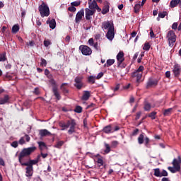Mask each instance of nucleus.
<instances>
[{"label": "nucleus", "mask_w": 181, "mask_h": 181, "mask_svg": "<svg viewBox=\"0 0 181 181\" xmlns=\"http://www.w3.org/2000/svg\"><path fill=\"white\" fill-rule=\"evenodd\" d=\"M144 69V66L141 65L136 71L132 73V78H136V83H139L141 81Z\"/></svg>", "instance_id": "obj_6"}, {"label": "nucleus", "mask_w": 181, "mask_h": 181, "mask_svg": "<svg viewBox=\"0 0 181 181\" xmlns=\"http://www.w3.org/2000/svg\"><path fill=\"white\" fill-rule=\"evenodd\" d=\"M47 23H49L50 29L56 28V20L52 18L51 21L47 20Z\"/></svg>", "instance_id": "obj_25"}, {"label": "nucleus", "mask_w": 181, "mask_h": 181, "mask_svg": "<svg viewBox=\"0 0 181 181\" xmlns=\"http://www.w3.org/2000/svg\"><path fill=\"white\" fill-rule=\"evenodd\" d=\"M172 165L173 167H168V169L171 172V173H176L180 172L181 170V157L179 156L177 158H174Z\"/></svg>", "instance_id": "obj_4"}, {"label": "nucleus", "mask_w": 181, "mask_h": 181, "mask_svg": "<svg viewBox=\"0 0 181 181\" xmlns=\"http://www.w3.org/2000/svg\"><path fill=\"white\" fill-rule=\"evenodd\" d=\"M38 11L40 13L41 18H45V16H49L50 15V9L49 6L42 1V4L39 6Z\"/></svg>", "instance_id": "obj_5"}, {"label": "nucleus", "mask_w": 181, "mask_h": 181, "mask_svg": "<svg viewBox=\"0 0 181 181\" xmlns=\"http://www.w3.org/2000/svg\"><path fill=\"white\" fill-rule=\"evenodd\" d=\"M74 111V112H76V114H81L83 112V107L80 105H77Z\"/></svg>", "instance_id": "obj_29"}, {"label": "nucleus", "mask_w": 181, "mask_h": 181, "mask_svg": "<svg viewBox=\"0 0 181 181\" xmlns=\"http://www.w3.org/2000/svg\"><path fill=\"white\" fill-rule=\"evenodd\" d=\"M103 5L101 13L102 15H107V13L110 12V3L108 1H105Z\"/></svg>", "instance_id": "obj_15"}, {"label": "nucleus", "mask_w": 181, "mask_h": 181, "mask_svg": "<svg viewBox=\"0 0 181 181\" xmlns=\"http://www.w3.org/2000/svg\"><path fill=\"white\" fill-rule=\"evenodd\" d=\"M172 108H168L164 110L163 112V115L164 117H168V115H170L171 112H172Z\"/></svg>", "instance_id": "obj_36"}, {"label": "nucleus", "mask_w": 181, "mask_h": 181, "mask_svg": "<svg viewBox=\"0 0 181 181\" xmlns=\"http://www.w3.org/2000/svg\"><path fill=\"white\" fill-rule=\"evenodd\" d=\"M172 29H173L174 30H176V29H177V23H174L172 25Z\"/></svg>", "instance_id": "obj_60"}, {"label": "nucleus", "mask_w": 181, "mask_h": 181, "mask_svg": "<svg viewBox=\"0 0 181 181\" xmlns=\"http://www.w3.org/2000/svg\"><path fill=\"white\" fill-rule=\"evenodd\" d=\"M19 32V25L16 24L12 27V33H18Z\"/></svg>", "instance_id": "obj_34"}, {"label": "nucleus", "mask_w": 181, "mask_h": 181, "mask_svg": "<svg viewBox=\"0 0 181 181\" xmlns=\"http://www.w3.org/2000/svg\"><path fill=\"white\" fill-rule=\"evenodd\" d=\"M68 11H69V12H76V7H74V6H69Z\"/></svg>", "instance_id": "obj_52"}, {"label": "nucleus", "mask_w": 181, "mask_h": 181, "mask_svg": "<svg viewBox=\"0 0 181 181\" xmlns=\"http://www.w3.org/2000/svg\"><path fill=\"white\" fill-rule=\"evenodd\" d=\"M25 176L30 179L33 176V167L27 166L25 168Z\"/></svg>", "instance_id": "obj_19"}, {"label": "nucleus", "mask_w": 181, "mask_h": 181, "mask_svg": "<svg viewBox=\"0 0 181 181\" xmlns=\"http://www.w3.org/2000/svg\"><path fill=\"white\" fill-rule=\"evenodd\" d=\"M115 36V28L111 27L108 29L107 33H106V37L109 40H112Z\"/></svg>", "instance_id": "obj_13"}, {"label": "nucleus", "mask_w": 181, "mask_h": 181, "mask_svg": "<svg viewBox=\"0 0 181 181\" xmlns=\"http://www.w3.org/2000/svg\"><path fill=\"white\" fill-rule=\"evenodd\" d=\"M90 91H88V90H85L84 91V93H83V96H82V100H83V101H87L89 98H90Z\"/></svg>", "instance_id": "obj_26"}, {"label": "nucleus", "mask_w": 181, "mask_h": 181, "mask_svg": "<svg viewBox=\"0 0 181 181\" xmlns=\"http://www.w3.org/2000/svg\"><path fill=\"white\" fill-rule=\"evenodd\" d=\"M154 170V176H156V177H160V169L159 168H156L153 170Z\"/></svg>", "instance_id": "obj_35"}, {"label": "nucleus", "mask_w": 181, "mask_h": 181, "mask_svg": "<svg viewBox=\"0 0 181 181\" xmlns=\"http://www.w3.org/2000/svg\"><path fill=\"white\" fill-rule=\"evenodd\" d=\"M52 75H49L48 76V78H50L49 80V83H50L52 89V93L53 95L55 96V98L58 100L60 101V100H62V95H60V91H59V86L57 85V83L56 82V81L54 79H53Z\"/></svg>", "instance_id": "obj_3"}, {"label": "nucleus", "mask_w": 181, "mask_h": 181, "mask_svg": "<svg viewBox=\"0 0 181 181\" xmlns=\"http://www.w3.org/2000/svg\"><path fill=\"white\" fill-rule=\"evenodd\" d=\"M117 66L121 65V63H124V60H125V58H124V52L120 51L117 55Z\"/></svg>", "instance_id": "obj_16"}, {"label": "nucleus", "mask_w": 181, "mask_h": 181, "mask_svg": "<svg viewBox=\"0 0 181 181\" xmlns=\"http://www.w3.org/2000/svg\"><path fill=\"white\" fill-rule=\"evenodd\" d=\"M158 80L157 79H153V78H149L147 83H146V88H151V87H156L158 86Z\"/></svg>", "instance_id": "obj_11"}, {"label": "nucleus", "mask_w": 181, "mask_h": 181, "mask_svg": "<svg viewBox=\"0 0 181 181\" xmlns=\"http://www.w3.org/2000/svg\"><path fill=\"white\" fill-rule=\"evenodd\" d=\"M6 60V53L0 54V62H5Z\"/></svg>", "instance_id": "obj_42"}, {"label": "nucleus", "mask_w": 181, "mask_h": 181, "mask_svg": "<svg viewBox=\"0 0 181 181\" xmlns=\"http://www.w3.org/2000/svg\"><path fill=\"white\" fill-rule=\"evenodd\" d=\"M151 108H152V106L151 105V103L145 101L144 102V111H151Z\"/></svg>", "instance_id": "obj_27"}, {"label": "nucleus", "mask_w": 181, "mask_h": 181, "mask_svg": "<svg viewBox=\"0 0 181 181\" xmlns=\"http://www.w3.org/2000/svg\"><path fill=\"white\" fill-rule=\"evenodd\" d=\"M110 28H114V23L112 21H105L102 23V29H105L108 30Z\"/></svg>", "instance_id": "obj_17"}, {"label": "nucleus", "mask_w": 181, "mask_h": 181, "mask_svg": "<svg viewBox=\"0 0 181 181\" xmlns=\"http://www.w3.org/2000/svg\"><path fill=\"white\" fill-rule=\"evenodd\" d=\"M105 153L107 154L110 153V152H111V146H110V144L105 143Z\"/></svg>", "instance_id": "obj_31"}, {"label": "nucleus", "mask_w": 181, "mask_h": 181, "mask_svg": "<svg viewBox=\"0 0 181 181\" xmlns=\"http://www.w3.org/2000/svg\"><path fill=\"white\" fill-rule=\"evenodd\" d=\"M165 16H168V13L166 11H162L158 13V18L163 19Z\"/></svg>", "instance_id": "obj_41"}, {"label": "nucleus", "mask_w": 181, "mask_h": 181, "mask_svg": "<svg viewBox=\"0 0 181 181\" xmlns=\"http://www.w3.org/2000/svg\"><path fill=\"white\" fill-rule=\"evenodd\" d=\"M88 82L90 84H94L95 83V77H94L93 76H90L88 78Z\"/></svg>", "instance_id": "obj_38"}, {"label": "nucleus", "mask_w": 181, "mask_h": 181, "mask_svg": "<svg viewBox=\"0 0 181 181\" xmlns=\"http://www.w3.org/2000/svg\"><path fill=\"white\" fill-rule=\"evenodd\" d=\"M138 144L139 145H142V144H145V146H148L149 145V142H151V139H149L147 136L146 134L144 132H142L138 137L137 139Z\"/></svg>", "instance_id": "obj_7"}, {"label": "nucleus", "mask_w": 181, "mask_h": 181, "mask_svg": "<svg viewBox=\"0 0 181 181\" xmlns=\"http://www.w3.org/2000/svg\"><path fill=\"white\" fill-rule=\"evenodd\" d=\"M141 9V4H136L134 7V13H139V10Z\"/></svg>", "instance_id": "obj_37"}, {"label": "nucleus", "mask_w": 181, "mask_h": 181, "mask_svg": "<svg viewBox=\"0 0 181 181\" xmlns=\"http://www.w3.org/2000/svg\"><path fill=\"white\" fill-rule=\"evenodd\" d=\"M85 13L86 15H89L90 16H93V15L95 13V10H91V8H86Z\"/></svg>", "instance_id": "obj_28"}, {"label": "nucleus", "mask_w": 181, "mask_h": 181, "mask_svg": "<svg viewBox=\"0 0 181 181\" xmlns=\"http://www.w3.org/2000/svg\"><path fill=\"white\" fill-rule=\"evenodd\" d=\"M39 135L43 138L45 136H52V134L47 129H45L39 131Z\"/></svg>", "instance_id": "obj_21"}, {"label": "nucleus", "mask_w": 181, "mask_h": 181, "mask_svg": "<svg viewBox=\"0 0 181 181\" xmlns=\"http://www.w3.org/2000/svg\"><path fill=\"white\" fill-rule=\"evenodd\" d=\"M103 76H104V73L100 72V73L97 75L96 79H97V80H100V78H101Z\"/></svg>", "instance_id": "obj_55"}, {"label": "nucleus", "mask_w": 181, "mask_h": 181, "mask_svg": "<svg viewBox=\"0 0 181 181\" xmlns=\"http://www.w3.org/2000/svg\"><path fill=\"white\" fill-rule=\"evenodd\" d=\"M88 43H89L90 46H94V39L90 38L88 40Z\"/></svg>", "instance_id": "obj_57"}, {"label": "nucleus", "mask_w": 181, "mask_h": 181, "mask_svg": "<svg viewBox=\"0 0 181 181\" xmlns=\"http://www.w3.org/2000/svg\"><path fill=\"white\" fill-rule=\"evenodd\" d=\"M36 146H31L23 148L18 155L19 163H22L23 162V158L30 156L31 154L33 153L35 151H36Z\"/></svg>", "instance_id": "obj_2"}, {"label": "nucleus", "mask_w": 181, "mask_h": 181, "mask_svg": "<svg viewBox=\"0 0 181 181\" xmlns=\"http://www.w3.org/2000/svg\"><path fill=\"white\" fill-rule=\"evenodd\" d=\"M63 145H64V141H59L55 144L54 148H57L58 149H60Z\"/></svg>", "instance_id": "obj_33"}, {"label": "nucleus", "mask_w": 181, "mask_h": 181, "mask_svg": "<svg viewBox=\"0 0 181 181\" xmlns=\"http://www.w3.org/2000/svg\"><path fill=\"white\" fill-rule=\"evenodd\" d=\"M7 103H9V95H5L4 98H0V105H4Z\"/></svg>", "instance_id": "obj_22"}, {"label": "nucleus", "mask_w": 181, "mask_h": 181, "mask_svg": "<svg viewBox=\"0 0 181 181\" xmlns=\"http://www.w3.org/2000/svg\"><path fill=\"white\" fill-rule=\"evenodd\" d=\"M83 16H84V9H81L76 13L75 18L76 23H78L83 19Z\"/></svg>", "instance_id": "obj_18"}, {"label": "nucleus", "mask_w": 181, "mask_h": 181, "mask_svg": "<svg viewBox=\"0 0 181 181\" xmlns=\"http://www.w3.org/2000/svg\"><path fill=\"white\" fill-rule=\"evenodd\" d=\"M118 146V141H113L111 143V148H117Z\"/></svg>", "instance_id": "obj_45"}, {"label": "nucleus", "mask_w": 181, "mask_h": 181, "mask_svg": "<svg viewBox=\"0 0 181 181\" xmlns=\"http://www.w3.org/2000/svg\"><path fill=\"white\" fill-rule=\"evenodd\" d=\"M141 115H142V112H138L136 115V121H138V119H139V118H141Z\"/></svg>", "instance_id": "obj_48"}, {"label": "nucleus", "mask_w": 181, "mask_h": 181, "mask_svg": "<svg viewBox=\"0 0 181 181\" xmlns=\"http://www.w3.org/2000/svg\"><path fill=\"white\" fill-rule=\"evenodd\" d=\"M33 93L36 95H39L40 94V91L39 90V88H35Z\"/></svg>", "instance_id": "obj_54"}, {"label": "nucleus", "mask_w": 181, "mask_h": 181, "mask_svg": "<svg viewBox=\"0 0 181 181\" xmlns=\"http://www.w3.org/2000/svg\"><path fill=\"white\" fill-rule=\"evenodd\" d=\"M173 73L175 77H179V76H180L181 66H180V65H179V64H175L174 65V68L173 69Z\"/></svg>", "instance_id": "obj_14"}, {"label": "nucleus", "mask_w": 181, "mask_h": 181, "mask_svg": "<svg viewBox=\"0 0 181 181\" xmlns=\"http://www.w3.org/2000/svg\"><path fill=\"white\" fill-rule=\"evenodd\" d=\"M167 37L168 39V43L170 47H173L175 45V42H176V34H175V31L170 30L167 34Z\"/></svg>", "instance_id": "obj_8"}, {"label": "nucleus", "mask_w": 181, "mask_h": 181, "mask_svg": "<svg viewBox=\"0 0 181 181\" xmlns=\"http://www.w3.org/2000/svg\"><path fill=\"white\" fill-rule=\"evenodd\" d=\"M103 132H104L105 134H111L114 132V131H112V127H111V124L105 127L103 129Z\"/></svg>", "instance_id": "obj_23"}, {"label": "nucleus", "mask_w": 181, "mask_h": 181, "mask_svg": "<svg viewBox=\"0 0 181 181\" xmlns=\"http://www.w3.org/2000/svg\"><path fill=\"white\" fill-rule=\"evenodd\" d=\"M80 1H74V2H72V3H71V6H79V5H80Z\"/></svg>", "instance_id": "obj_50"}, {"label": "nucleus", "mask_w": 181, "mask_h": 181, "mask_svg": "<svg viewBox=\"0 0 181 181\" xmlns=\"http://www.w3.org/2000/svg\"><path fill=\"white\" fill-rule=\"evenodd\" d=\"M79 50H81V53L82 54H83V56H90V54L93 53V50H91V48H90L87 45H81L79 47Z\"/></svg>", "instance_id": "obj_10"}, {"label": "nucleus", "mask_w": 181, "mask_h": 181, "mask_svg": "<svg viewBox=\"0 0 181 181\" xmlns=\"http://www.w3.org/2000/svg\"><path fill=\"white\" fill-rule=\"evenodd\" d=\"M149 49H151V45L148 44V42H146L144 44V46L143 47L144 50L148 51L149 50Z\"/></svg>", "instance_id": "obj_43"}, {"label": "nucleus", "mask_w": 181, "mask_h": 181, "mask_svg": "<svg viewBox=\"0 0 181 181\" xmlns=\"http://www.w3.org/2000/svg\"><path fill=\"white\" fill-rule=\"evenodd\" d=\"M84 79V77L80 76H76L74 78V87H76V88L77 90H81V88H83V87H84V82H83V80Z\"/></svg>", "instance_id": "obj_9"}, {"label": "nucleus", "mask_w": 181, "mask_h": 181, "mask_svg": "<svg viewBox=\"0 0 181 181\" xmlns=\"http://www.w3.org/2000/svg\"><path fill=\"white\" fill-rule=\"evenodd\" d=\"M59 125L62 128L61 131H65V129H67V128L69 127L68 134L71 135V134L76 132V125H77V123H76V119H71V120H67L66 123L64 122H59Z\"/></svg>", "instance_id": "obj_1"}, {"label": "nucleus", "mask_w": 181, "mask_h": 181, "mask_svg": "<svg viewBox=\"0 0 181 181\" xmlns=\"http://www.w3.org/2000/svg\"><path fill=\"white\" fill-rule=\"evenodd\" d=\"M50 45H52V42L47 40H44V46H45V47H48Z\"/></svg>", "instance_id": "obj_46"}, {"label": "nucleus", "mask_w": 181, "mask_h": 181, "mask_svg": "<svg viewBox=\"0 0 181 181\" xmlns=\"http://www.w3.org/2000/svg\"><path fill=\"white\" fill-rule=\"evenodd\" d=\"M156 114H158V112H152L148 115V117L151 118V119H155L156 118Z\"/></svg>", "instance_id": "obj_40"}, {"label": "nucleus", "mask_w": 181, "mask_h": 181, "mask_svg": "<svg viewBox=\"0 0 181 181\" xmlns=\"http://www.w3.org/2000/svg\"><path fill=\"white\" fill-rule=\"evenodd\" d=\"M20 145H24L25 144V137H21L18 141Z\"/></svg>", "instance_id": "obj_51"}, {"label": "nucleus", "mask_w": 181, "mask_h": 181, "mask_svg": "<svg viewBox=\"0 0 181 181\" xmlns=\"http://www.w3.org/2000/svg\"><path fill=\"white\" fill-rule=\"evenodd\" d=\"M119 90V84H117L116 86L113 88V91H118Z\"/></svg>", "instance_id": "obj_62"}, {"label": "nucleus", "mask_w": 181, "mask_h": 181, "mask_svg": "<svg viewBox=\"0 0 181 181\" xmlns=\"http://www.w3.org/2000/svg\"><path fill=\"white\" fill-rule=\"evenodd\" d=\"M21 166H30L31 168H33V165H37V160H29L27 163H21Z\"/></svg>", "instance_id": "obj_20"}, {"label": "nucleus", "mask_w": 181, "mask_h": 181, "mask_svg": "<svg viewBox=\"0 0 181 181\" xmlns=\"http://www.w3.org/2000/svg\"><path fill=\"white\" fill-rule=\"evenodd\" d=\"M0 165L1 166H5V161L4 160V158L0 157Z\"/></svg>", "instance_id": "obj_59"}, {"label": "nucleus", "mask_w": 181, "mask_h": 181, "mask_svg": "<svg viewBox=\"0 0 181 181\" xmlns=\"http://www.w3.org/2000/svg\"><path fill=\"white\" fill-rule=\"evenodd\" d=\"M179 4L181 5V0H172L170 3V8H176Z\"/></svg>", "instance_id": "obj_24"}, {"label": "nucleus", "mask_w": 181, "mask_h": 181, "mask_svg": "<svg viewBox=\"0 0 181 181\" xmlns=\"http://www.w3.org/2000/svg\"><path fill=\"white\" fill-rule=\"evenodd\" d=\"M99 166H103L104 165V160L102 158H98L97 160Z\"/></svg>", "instance_id": "obj_47"}, {"label": "nucleus", "mask_w": 181, "mask_h": 181, "mask_svg": "<svg viewBox=\"0 0 181 181\" xmlns=\"http://www.w3.org/2000/svg\"><path fill=\"white\" fill-rule=\"evenodd\" d=\"M138 134H139V129H135L134 130H133L131 136H136V135H138Z\"/></svg>", "instance_id": "obj_44"}, {"label": "nucleus", "mask_w": 181, "mask_h": 181, "mask_svg": "<svg viewBox=\"0 0 181 181\" xmlns=\"http://www.w3.org/2000/svg\"><path fill=\"white\" fill-rule=\"evenodd\" d=\"M150 36H151V37H152V38L156 37L155 33H153V30H151V31H150Z\"/></svg>", "instance_id": "obj_64"}, {"label": "nucleus", "mask_w": 181, "mask_h": 181, "mask_svg": "<svg viewBox=\"0 0 181 181\" xmlns=\"http://www.w3.org/2000/svg\"><path fill=\"white\" fill-rule=\"evenodd\" d=\"M98 6V4H97V1L95 0H93L92 3L89 5L90 9H95Z\"/></svg>", "instance_id": "obj_30"}, {"label": "nucleus", "mask_w": 181, "mask_h": 181, "mask_svg": "<svg viewBox=\"0 0 181 181\" xmlns=\"http://www.w3.org/2000/svg\"><path fill=\"white\" fill-rule=\"evenodd\" d=\"M38 144H39L40 148H42V146L43 148H46V143H45L43 141L39 142Z\"/></svg>", "instance_id": "obj_56"}, {"label": "nucleus", "mask_w": 181, "mask_h": 181, "mask_svg": "<svg viewBox=\"0 0 181 181\" xmlns=\"http://www.w3.org/2000/svg\"><path fill=\"white\" fill-rule=\"evenodd\" d=\"M60 90H62V94L67 97V95H69V93H70V91L69 90V83H62V85L60 86Z\"/></svg>", "instance_id": "obj_12"}, {"label": "nucleus", "mask_w": 181, "mask_h": 181, "mask_svg": "<svg viewBox=\"0 0 181 181\" xmlns=\"http://www.w3.org/2000/svg\"><path fill=\"white\" fill-rule=\"evenodd\" d=\"M27 46H30L32 47L35 46V42L33 41H30L29 42H27Z\"/></svg>", "instance_id": "obj_61"}, {"label": "nucleus", "mask_w": 181, "mask_h": 181, "mask_svg": "<svg viewBox=\"0 0 181 181\" xmlns=\"http://www.w3.org/2000/svg\"><path fill=\"white\" fill-rule=\"evenodd\" d=\"M114 63H115V59H107L105 66H106V67H110V66H112Z\"/></svg>", "instance_id": "obj_32"}, {"label": "nucleus", "mask_w": 181, "mask_h": 181, "mask_svg": "<svg viewBox=\"0 0 181 181\" xmlns=\"http://www.w3.org/2000/svg\"><path fill=\"white\" fill-rule=\"evenodd\" d=\"M165 77H166L167 78H169V77H170V71H167L165 72Z\"/></svg>", "instance_id": "obj_63"}, {"label": "nucleus", "mask_w": 181, "mask_h": 181, "mask_svg": "<svg viewBox=\"0 0 181 181\" xmlns=\"http://www.w3.org/2000/svg\"><path fill=\"white\" fill-rule=\"evenodd\" d=\"M168 171H166L165 170H163L160 173V177H162V176H168Z\"/></svg>", "instance_id": "obj_53"}, {"label": "nucleus", "mask_w": 181, "mask_h": 181, "mask_svg": "<svg viewBox=\"0 0 181 181\" xmlns=\"http://www.w3.org/2000/svg\"><path fill=\"white\" fill-rule=\"evenodd\" d=\"M40 62V66L42 67H46L47 66V61H46V59H45L44 58H41Z\"/></svg>", "instance_id": "obj_39"}, {"label": "nucleus", "mask_w": 181, "mask_h": 181, "mask_svg": "<svg viewBox=\"0 0 181 181\" xmlns=\"http://www.w3.org/2000/svg\"><path fill=\"white\" fill-rule=\"evenodd\" d=\"M11 146L13 147V148H18V141H14L11 143Z\"/></svg>", "instance_id": "obj_49"}, {"label": "nucleus", "mask_w": 181, "mask_h": 181, "mask_svg": "<svg viewBox=\"0 0 181 181\" xmlns=\"http://www.w3.org/2000/svg\"><path fill=\"white\" fill-rule=\"evenodd\" d=\"M117 66L120 67L121 69H125V67H127V64L125 63L122 62L120 65H117Z\"/></svg>", "instance_id": "obj_58"}]
</instances>
